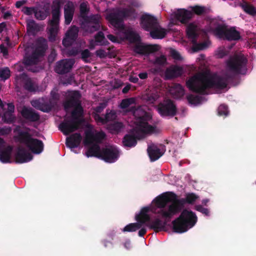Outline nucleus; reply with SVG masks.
Here are the masks:
<instances>
[{"label": "nucleus", "mask_w": 256, "mask_h": 256, "mask_svg": "<svg viewBox=\"0 0 256 256\" xmlns=\"http://www.w3.org/2000/svg\"><path fill=\"white\" fill-rule=\"evenodd\" d=\"M183 72V69L178 66H172L167 68L164 72L165 80H171L181 76Z\"/></svg>", "instance_id": "25"}, {"label": "nucleus", "mask_w": 256, "mask_h": 256, "mask_svg": "<svg viewBox=\"0 0 256 256\" xmlns=\"http://www.w3.org/2000/svg\"><path fill=\"white\" fill-rule=\"evenodd\" d=\"M60 1L56 0L53 2L52 6V19L49 20L48 38L50 42H54L56 40V37L60 30Z\"/></svg>", "instance_id": "6"}, {"label": "nucleus", "mask_w": 256, "mask_h": 256, "mask_svg": "<svg viewBox=\"0 0 256 256\" xmlns=\"http://www.w3.org/2000/svg\"><path fill=\"white\" fill-rule=\"evenodd\" d=\"M247 62L244 55L236 54L228 59L226 66L229 71L236 74H244L247 70Z\"/></svg>", "instance_id": "8"}, {"label": "nucleus", "mask_w": 256, "mask_h": 256, "mask_svg": "<svg viewBox=\"0 0 256 256\" xmlns=\"http://www.w3.org/2000/svg\"><path fill=\"white\" fill-rule=\"evenodd\" d=\"M232 78L233 76L228 73L224 76H216L212 77L206 74L198 73L190 77L186 81V86L192 92L205 94L208 88H224L228 85V82Z\"/></svg>", "instance_id": "1"}, {"label": "nucleus", "mask_w": 256, "mask_h": 256, "mask_svg": "<svg viewBox=\"0 0 256 256\" xmlns=\"http://www.w3.org/2000/svg\"><path fill=\"white\" fill-rule=\"evenodd\" d=\"M158 110L162 116H175L177 114V108L174 102L170 99H166L158 104Z\"/></svg>", "instance_id": "11"}, {"label": "nucleus", "mask_w": 256, "mask_h": 256, "mask_svg": "<svg viewBox=\"0 0 256 256\" xmlns=\"http://www.w3.org/2000/svg\"><path fill=\"white\" fill-rule=\"evenodd\" d=\"M10 76V71L8 68L0 69V78L3 80L8 79Z\"/></svg>", "instance_id": "51"}, {"label": "nucleus", "mask_w": 256, "mask_h": 256, "mask_svg": "<svg viewBox=\"0 0 256 256\" xmlns=\"http://www.w3.org/2000/svg\"><path fill=\"white\" fill-rule=\"evenodd\" d=\"M135 101V98H134L123 99L120 104V106L122 109H126L131 104H134Z\"/></svg>", "instance_id": "49"}, {"label": "nucleus", "mask_w": 256, "mask_h": 256, "mask_svg": "<svg viewBox=\"0 0 256 256\" xmlns=\"http://www.w3.org/2000/svg\"><path fill=\"white\" fill-rule=\"evenodd\" d=\"M123 127V124L120 122H114L109 125V128L114 132H118L120 131Z\"/></svg>", "instance_id": "50"}, {"label": "nucleus", "mask_w": 256, "mask_h": 256, "mask_svg": "<svg viewBox=\"0 0 256 256\" xmlns=\"http://www.w3.org/2000/svg\"><path fill=\"white\" fill-rule=\"evenodd\" d=\"M218 114L220 116H227L228 114V106L224 104H220L218 109Z\"/></svg>", "instance_id": "55"}, {"label": "nucleus", "mask_w": 256, "mask_h": 256, "mask_svg": "<svg viewBox=\"0 0 256 256\" xmlns=\"http://www.w3.org/2000/svg\"><path fill=\"white\" fill-rule=\"evenodd\" d=\"M140 25L142 28L147 32L154 28V26L158 24L157 18L149 14H143L140 18Z\"/></svg>", "instance_id": "20"}, {"label": "nucleus", "mask_w": 256, "mask_h": 256, "mask_svg": "<svg viewBox=\"0 0 256 256\" xmlns=\"http://www.w3.org/2000/svg\"><path fill=\"white\" fill-rule=\"evenodd\" d=\"M147 152L151 162H154L160 158L164 154L158 146L152 144L148 146Z\"/></svg>", "instance_id": "27"}, {"label": "nucleus", "mask_w": 256, "mask_h": 256, "mask_svg": "<svg viewBox=\"0 0 256 256\" xmlns=\"http://www.w3.org/2000/svg\"><path fill=\"white\" fill-rule=\"evenodd\" d=\"M78 32V28L76 26H74L67 31L66 36L68 38L74 40L77 38Z\"/></svg>", "instance_id": "40"}, {"label": "nucleus", "mask_w": 256, "mask_h": 256, "mask_svg": "<svg viewBox=\"0 0 256 256\" xmlns=\"http://www.w3.org/2000/svg\"><path fill=\"white\" fill-rule=\"evenodd\" d=\"M120 10L124 20L128 19L130 20H134L138 18V13L136 9L132 6L120 8Z\"/></svg>", "instance_id": "31"}, {"label": "nucleus", "mask_w": 256, "mask_h": 256, "mask_svg": "<svg viewBox=\"0 0 256 256\" xmlns=\"http://www.w3.org/2000/svg\"><path fill=\"white\" fill-rule=\"evenodd\" d=\"M166 58L164 55L156 57L154 60V64L158 66H164L166 63Z\"/></svg>", "instance_id": "54"}, {"label": "nucleus", "mask_w": 256, "mask_h": 256, "mask_svg": "<svg viewBox=\"0 0 256 256\" xmlns=\"http://www.w3.org/2000/svg\"><path fill=\"white\" fill-rule=\"evenodd\" d=\"M196 26L193 23H190L188 25L186 28V35L188 38L190 39L192 43L194 44L192 50L194 52H198L202 50L207 47V44L206 42L197 44V38L198 34L196 32Z\"/></svg>", "instance_id": "13"}, {"label": "nucleus", "mask_w": 256, "mask_h": 256, "mask_svg": "<svg viewBox=\"0 0 256 256\" xmlns=\"http://www.w3.org/2000/svg\"><path fill=\"white\" fill-rule=\"evenodd\" d=\"M164 221H162L159 218H156L153 220H150V222L146 224V226L149 228L154 230L155 232H159L164 230L167 224V222L170 220H167L164 218Z\"/></svg>", "instance_id": "26"}, {"label": "nucleus", "mask_w": 256, "mask_h": 256, "mask_svg": "<svg viewBox=\"0 0 256 256\" xmlns=\"http://www.w3.org/2000/svg\"><path fill=\"white\" fill-rule=\"evenodd\" d=\"M82 140V136L80 133H74L68 137L66 139V146L74 148H78Z\"/></svg>", "instance_id": "29"}, {"label": "nucleus", "mask_w": 256, "mask_h": 256, "mask_svg": "<svg viewBox=\"0 0 256 256\" xmlns=\"http://www.w3.org/2000/svg\"><path fill=\"white\" fill-rule=\"evenodd\" d=\"M149 118L148 114L145 112L144 116L136 119V126L126 134L123 138L122 143L124 146L134 147L137 144L138 140L143 138L146 134L154 132L156 127L149 124L148 122Z\"/></svg>", "instance_id": "3"}, {"label": "nucleus", "mask_w": 256, "mask_h": 256, "mask_svg": "<svg viewBox=\"0 0 256 256\" xmlns=\"http://www.w3.org/2000/svg\"><path fill=\"white\" fill-rule=\"evenodd\" d=\"M190 12L184 9L178 10L175 13L176 18L182 23H186L192 18Z\"/></svg>", "instance_id": "33"}, {"label": "nucleus", "mask_w": 256, "mask_h": 256, "mask_svg": "<svg viewBox=\"0 0 256 256\" xmlns=\"http://www.w3.org/2000/svg\"><path fill=\"white\" fill-rule=\"evenodd\" d=\"M7 106H8V110L6 112L14 113V104L12 103H8V104H7Z\"/></svg>", "instance_id": "64"}, {"label": "nucleus", "mask_w": 256, "mask_h": 256, "mask_svg": "<svg viewBox=\"0 0 256 256\" xmlns=\"http://www.w3.org/2000/svg\"><path fill=\"white\" fill-rule=\"evenodd\" d=\"M242 8L246 14L253 16L256 15V8L253 6L246 2L242 4Z\"/></svg>", "instance_id": "45"}, {"label": "nucleus", "mask_w": 256, "mask_h": 256, "mask_svg": "<svg viewBox=\"0 0 256 256\" xmlns=\"http://www.w3.org/2000/svg\"><path fill=\"white\" fill-rule=\"evenodd\" d=\"M36 7H28V6H24L22 11V12L27 16H30L32 14H34V12L36 10Z\"/></svg>", "instance_id": "58"}, {"label": "nucleus", "mask_w": 256, "mask_h": 256, "mask_svg": "<svg viewBox=\"0 0 256 256\" xmlns=\"http://www.w3.org/2000/svg\"><path fill=\"white\" fill-rule=\"evenodd\" d=\"M106 103H100L99 105L96 108L95 110L96 112L100 113L106 107Z\"/></svg>", "instance_id": "63"}, {"label": "nucleus", "mask_w": 256, "mask_h": 256, "mask_svg": "<svg viewBox=\"0 0 256 256\" xmlns=\"http://www.w3.org/2000/svg\"><path fill=\"white\" fill-rule=\"evenodd\" d=\"M119 156V152L116 148L110 146L102 149L100 159L106 162H114L118 160Z\"/></svg>", "instance_id": "18"}, {"label": "nucleus", "mask_w": 256, "mask_h": 256, "mask_svg": "<svg viewBox=\"0 0 256 256\" xmlns=\"http://www.w3.org/2000/svg\"><path fill=\"white\" fill-rule=\"evenodd\" d=\"M90 9L88 7V2H83L80 4V16L84 20L86 17H88V14L89 12Z\"/></svg>", "instance_id": "44"}, {"label": "nucleus", "mask_w": 256, "mask_h": 256, "mask_svg": "<svg viewBox=\"0 0 256 256\" xmlns=\"http://www.w3.org/2000/svg\"><path fill=\"white\" fill-rule=\"evenodd\" d=\"M2 120L6 124H12L16 120V117L12 112H5L2 116Z\"/></svg>", "instance_id": "42"}, {"label": "nucleus", "mask_w": 256, "mask_h": 256, "mask_svg": "<svg viewBox=\"0 0 256 256\" xmlns=\"http://www.w3.org/2000/svg\"><path fill=\"white\" fill-rule=\"evenodd\" d=\"M170 92L174 98L180 99L182 98L184 94V90L181 84H174L170 89Z\"/></svg>", "instance_id": "36"}, {"label": "nucleus", "mask_w": 256, "mask_h": 256, "mask_svg": "<svg viewBox=\"0 0 256 256\" xmlns=\"http://www.w3.org/2000/svg\"><path fill=\"white\" fill-rule=\"evenodd\" d=\"M34 14L36 20H42L46 18L48 14V12L47 10H38L37 8H36Z\"/></svg>", "instance_id": "41"}, {"label": "nucleus", "mask_w": 256, "mask_h": 256, "mask_svg": "<svg viewBox=\"0 0 256 256\" xmlns=\"http://www.w3.org/2000/svg\"><path fill=\"white\" fill-rule=\"evenodd\" d=\"M124 34L125 38L130 42H135L140 40V37L138 34L135 32L124 30Z\"/></svg>", "instance_id": "38"}, {"label": "nucleus", "mask_w": 256, "mask_h": 256, "mask_svg": "<svg viewBox=\"0 0 256 256\" xmlns=\"http://www.w3.org/2000/svg\"><path fill=\"white\" fill-rule=\"evenodd\" d=\"M195 210L198 211L206 216L209 215V210L208 208H204L201 205H197L195 206Z\"/></svg>", "instance_id": "59"}, {"label": "nucleus", "mask_w": 256, "mask_h": 256, "mask_svg": "<svg viewBox=\"0 0 256 256\" xmlns=\"http://www.w3.org/2000/svg\"><path fill=\"white\" fill-rule=\"evenodd\" d=\"M197 222L196 214L191 210H184L180 216L172 221V228L174 232L183 233L194 226Z\"/></svg>", "instance_id": "5"}, {"label": "nucleus", "mask_w": 256, "mask_h": 256, "mask_svg": "<svg viewBox=\"0 0 256 256\" xmlns=\"http://www.w3.org/2000/svg\"><path fill=\"white\" fill-rule=\"evenodd\" d=\"M198 198V196L194 194L190 193L186 195V200H184V203L186 202L188 204H192Z\"/></svg>", "instance_id": "56"}, {"label": "nucleus", "mask_w": 256, "mask_h": 256, "mask_svg": "<svg viewBox=\"0 0 256 256\" xmlns=\"http://www.w3.org/2000/svg\"><path fill=\"white\" fill-rule=\"evenodd\" d=\"M14 138L20 143L24 144L34 154H40L44 150L43 142L38 138H32L28 132L19 131Z\"/></svg>", "instance_id": "7"}, {"label": "nucleus", "mask_w": 256, "mask_h": 256, "mask_svg": "<svg viewBox=\"0 0 256 256\" xmlns=\"http://www.w3.org/2000/svg\"><path fill=\"white\" fill-rule=\"evenodd\" d=\"M136 220L138 223H140L142 224V226L143 224H145L146 226V224L150 222V217L149 215H142L140 212L139 214L136 216Z\"/></svg>", "instance_id": "46"}, {"label": "nucleus", "mask_w": 256, "mask_h": 256, "mask_svg": "<svg viewBox=\"0 0 256 256\" xmlns=\"http://www.w3.org/2000/svg\"><path fill=\"white\" fill-rule=\"evenodd\" d=\"M160 46L158 44L144 45L138 44L134 47V51L142 55H146L158 50Z\"/></svg>", "instance_id": "21"}, {"label": "nucleus", "mask_w": 256, "mask_h": 256, "mask_svg": "<svg viewBox=\"0 0 256 256\" xmlns=\"http://www.w3.org/2000/svg\"><path fill=\"white\" fill-rule=\"evenodd\" d=\"M84 134L85 138L84 140V144L85 146H90L93 144L94 142L97 144L100 143L106 136V134L103 132L94 134L91 130H86Z\"/></svg>", "instance_id": "17"}, {"label": "nucleus", "mask_w": 256, "mask_h": 256, "mask_svg": "<svg viewBox=\"0 0 256 256\" xmlns=\"http://www.w3.org/2000/svg\"><path fill=\"white\" fill-rule=\"evenodd\" d=\"M102 18L100 14H91L84 20V28L90 33H93L100 30L101 27Z\"/></svg>", "instance_id": "12"}, {"label": "nucleus", "mask_w": 256, "mask_h": 256, "mask_svg": "<svg viewBox=\"0 0 256 256\" xmlns=\"http://www.w3.org/2000/svg\"><path fill=\"white\" fill-rule=\"evenodd\" d=\"M110 115L114 116L112 113H108L107 112L104 118H102L99 115H98L96 116V119L98 120L99 122L106 124L107 122H109L112 118H110Z\"/></svg>", "instance_id": "53"}, {"label": "nucleus", "mask_w": 256, "mask_h": 256, "mask_svg": "<svg viewBox=\"0 0 256 256\" xmlns=\"http://www.w3.org/2000/svg\"><path fill=\"white\" fill-rule=\"evenodd\" d=\"M20 78L24 81V88L30 92H36L38 89V86L25 73L20 75Z\"/></svg>", "instance_id": "30"}, {"label": "nucleus", "mask_w": 256, "mask_h": 256, "mask_svg": "<svg viewBox=\"0 0 256 256\" xmlns=\"http://www.w3.org/2000/svg\"><path fill=\"white\" fill-rule=\"evenodd\" d=\"M143 98L148 103L153 104L157 100L158 96L154 94H147L144 96Z\"/></svg>", "instance_id": "52"}, {"label": "nucleus", "mask_w": 256, "mask_h": 256, "mask_svg": "<svg viewBox=\"0 0 256 256\" xmlns=\"http://www.w3.org/2000/svg\"><path fill=\"white\" fill-rule=\"evenodd\" d=\"M60 95L55 92L52 91L50 92V98L48 102H43L40 100H32L31 104L37 110L43 112H50L57 101L59 100Z\"/></svg>", "instance_id": "10"}, {"label": "nucleus", "mask_w": 256, "mask_h": 256, "mask_svg": "<svg viewBox=\"0 0 256 256\" xmlns=\"http://www.w3.org/2000/svg\"><path fill=\"white\" fill-rule=\"evenodd\" d=\"M215 34L219 38L228 40H238L241 38L240 32L235 27L228 28L226 24H218L214 30Z\"/></svg>", "instance_id": "9"}, {"label": "nucleus", "mask_w": 256, "mask_h": 256, "mask_svg": "<svg viewBox=\"0 0 256 256\" xmlns=\"http://www.w3.org/2000/svg\"><path fill=\"white\" fill-rule=\"evenodd\" d=\"M142 224L140 223H130L126 225L123 229L124 232H134L140 228Z\"/></svg>", "instance_id": "43"}, {"label": "nucleus", "mask_w": 256, "mask_h": 256, "mask_svg": "<svg viewBox=\"0 0 256 256\" xmlns=\"http://www.w3.org/2000/svg\"><path fill=\"white\" fill-rule=\"evenodd\" d=\"M106 19L115 28L120 30H124V19L121 14L120 8L116 9L109 13L106 16Z\"/></svg>", "instance_id": "14"}, {"label": "nucleus", "mask_w": 256, "mask_h": 256, "mask_svg": "<svg viewBox=\"0 0 256 256\" xmlns=\"http://www.w3.org/2000/svg\"><path fill=\"white\" fill-rule=\"evenodd\" d=\"M74 108V109L71 112L72 119L76 122L80 121L81 124L83 122V120L80 118L82 116L83 108L81 104Z\"/></svg>", "instance_id": "37"}, {"label": "nucleus", "mask_w": 256, "mask_h": 256, "mask_svg": "<svg viewBox=\"0 0 256 256\" xmlns=\"http://www.w3.org/2000/svg\"><path fill=\"white\" fill-rule=\"evenodd\" d=\"M94 39L96 42L100 46H107L109 42L106 38L104 34L102 31H99L94 36Z\"/></svg>", "instance_id": "39"}, {"label": "nucleus", "mask_w": 256, "mask_h": 256, "mask_svg": "<svg viewBox=\"0 0 256 256\" xmlns=\"http://www.w3.org/2000/svg\"><path fill=\"white\" fill-rule=\"evenodd\" d=\"M186 100L188 103L191 104H200L202 100V97L198 96H194L192 94H189L186 96Z\"/></svg>", "instance_id": "47"}, {"label": "nucleus", "mask_w": 256, "mask_h": 256, "mask_svg": "<svg viewBox=\"0 0 256 256\" xmlns=\"http://www.w3.org/2000/svg\"><path fill=\"white\" fill-rule=\"evenodd\" d=\"M206 8L204 6H196L192 8V12L198 14V15H201L204 13Z\"/></svg>", "instance_id": "57"}, {"label": "nucleus", "mask_w": 256, "mask_h": 256, "mask_svg": "<svg viewBox=\"0 0 256 256\" xmlns=\"http://www.w3.org/2000/svg\"><path fill=\"white\" fill-rule=\"evenodd\" d=\"M26 30L28 32L34 33L38 30V25L33 20L27 22Z\"/></svg>", "instance_id": "48"}, {"label": "nucleus", "mask_w": 256, "mask_h": 256, "mask_svg": "<svg viewBox=\"0 0 256 256\" xmlns=\"http://www.w3.org/2000/svg\"><path fill=\"white\" fill-rule=\"evenodd\" d=\"M84 134L85 138L84 140V144L85 146H90L93 144L94 142L97 144L100 143L106 136V134L103 132L94 134L91 130H86Z\"/></svg>", "instance_id": "16"}, {"label": "nucleus", "mask_w": 256, "mask_h": 256, "mask_svg": "<svg viewBox=\"0 0 256 256\" xmlns=\"http://www.w3.org/2000/svg\"><path fill=\"white\" fill-rule=\"evenodd\" d=\"M74 62L73 59H64L59 60L56 63L54 71L60 74H67L72 69Z\"/></svg>", "instance_id": "19"}, {"label": "nucleus", "mask_w": 256, "mask_h": 256, "mask_svg": "<svg viewBox=\"0 0 256 256\" xmlns=\"http://www.w3.org/2000/svg\"><path fill=\"white\" fill-rule=\"evenodd\" d=\"M12 132V128L10 126H4L0 128V135L6 136Z\"/></svg>", "instance_id": "60"}, {"label": "nucleus", "mask_w": 256, "mask_h": 256, "mask_svg": "<svg viewBox=\"0 0 256 256\" xmlns=\"http://www.w3.org/2000/svg\"><path fill=\"white\" fill-rule=\"evenodd\" d=\"M12 147L8 146L6 148L0 150V161L2 163L10 162L11 154Z\"/></svg>", "instance_id": "34"}, {"label": "nucleus", "mask_w": 256, "mask_h": 256, "mask_svg": "<svg viewBox=\"0 0 256 256\" xmlns=\"http://www.w3.org/2000/svg\"><path fill=\"white\" fill-rule=\"evenodd\" d=\"M154 202L156 206L160 208L158 213L162 218L170 220L178 214L184 204V198L178 199L177 196L173 192H166L157 196Z\"/></svg>", "instance_id": "2"}, {"label": "nucleus", "mask_w": 256, "mask_h": 256, "mask_svg": "<svg viewBox=\"0 0 256 256\" xmlns=\"http://www.w3.org/2000/svg\"><path fill=\"white\" fill-rule=\"evenodd\" d=\"M48 48V42L42 37L39 38L36 42V47L30 54L26 55L24 58L23 64L26 68L32 72L39 71L37 66L40 61V58L43 57Z\"/></svg>", "instance_id": "4"}, {"label": "nucleus", "mask_w": 256, "mask_h": 256, "mask_svg": "<svg viewBox=\"0 0 256 256\" xmlns=\"http://www.w3.org/2000/svg\"><path fill=\"white\" fill-rule=\"evenodd\" d=\"M15 158L16 163L22 164L30 161L32 159L33 156L25 148L20 146L18 148Z\"/></svg>", "instance_id": "22"}, {"label": "nucleus", "mask_w": 256, "mask_h": 256, "mask_svg": "<svg viewBox=\"0 0 256 256\" xmlns=\"http://www.w3.org/2000/svg\"><path fill=\"white\" fill-rule=\"evenodd\" d=\"M170 54L172 58L176 60H182V57L180 54L175 50H172L170 51Z\"/></svg>", "instance_id": "61"}, {"label": "nucleus", "mask_w": 256, "mask_h": 256, "mask_svg": "<svg viewBox=\"0 0 256 256\" xmlns=\"http://www.w3.org/2000/svg\"><path fill=\"white\" fill-rule=\"evenodd\" d=\"M80 122H76L70 118H66L60 124L59 129L65 136L77 130L80 126Z\"/></svg>", "instance_id": "15"}, {"label": "nucleus", "mask_w": 256, "mask_h": 256, "mask_svg": "<svg viewBox=\"0 0 256 256\" xmlns=\"http://www.w3.org/2000/svg\"><path fill=\"white\" fill-rule=\"evenodd\" d=\"M92 146L88 149L86 152L87 157L94 156L100 158L102 149L97 144H91Z\"/></svg>", "instance_id": "35"}, {"label": "nucleus", "mask_w": 256, "mask_h": 256, "mask_svg": "<svg viewBox=\"0 0 256 256\" xmlns=\"http://www.w3.org/2000/svg\"><path fill=\"white\" fill-rule=\"evenodd\" d=\"M149 32L150 36L153 39H162L166 34V30L162 28L159 23Z\"/></svg>", "instance_id": "32"}, {"label": "nucleus", "mask_w": 256, "mask_h": 256, "mask_svg": "<svg viewBox=\"0 0 256 256\" xmlns=\"http://www.w3.org/2000/svg\"><path fill=\"white\" fill-rule=\"evenodd\" d=\"M90 56V52L88 50L86 49L81 52V58L84 61H86V59Z\"/></svg>", "instance_id": "62"}, {"label": "nucleus", "mask_w": 256, "mask_h": 256, "mask_svg": "<svg viewBox=\"0 0 256 256\" xmlns=\"http://www.w3.org/2000/svg\"><path fill=\"white\" fill-rule=\"evenodd\" d=\"M80 94L78 91H74L69 95L67 100L64 103V109L75 108L80 104L79 101Z\"/></svg>", "instance_id": "23"}, {"label": "nucleus", "mask_w": 256, "mask_h": 256, "mask_svg": "<svg viewBox=\"0 0 256 256\" xmlns=\"http://www.w3.org/2000/svg\"><path fill=\"white\" fill-rule=\"evenodd\" d=\"M74 3L71 1H68L65 4L64 7V22L66 24H69L74 16Z\"/></svg>", "instance_id": "28"}, {"label": "nucleus", "mask_w": 256, "mask_h": 256, "mask_svg": "<svg viewBox=\"0 0 256 256\" xmlns=\"http://www.w3.org/2000/svg\"><path fill=\"white\" fill-rule=\"evenodd\" d=\"M20 113L24 119L30 122H38L40 119V114L32 108L24 106Z\"/></svg>", "instance_id": "24"}]
</instances>
